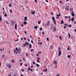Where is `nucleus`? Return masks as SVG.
<instances>
[{
  "instance_id": "8",
  "label": "nucleus",
  "mask_w": 76,
  "mask_h": 76,
  "mask_svg": "<svg viewBox=\"0 0 76 76\" xmlns=\"http://www.w3.org/2000/svg\"><path fill=\"white\" fill-rule=\"evenodd\" d=\"M27 19H28L27 18V17H25L24 18V21H26V20H27Z\"/></svg>"
},
{
  "instance_id": "50",
  "label": "nucleus",
  "mask_w": 76,
  "mask_h": 76,
  "mask_svg": "<svg viewBox=\"0 0 76 76\" xmlns=\"http://www.w3.org/2000/svg\"><path fill=\"white\" fill-rule=\"evenodd\" d=\"M47 41H49V39L48 38H47Z\"/></svg>"
},
{
  "instance_id": "51",
  "label": "nucleus",
  "mask_w": 76,
  "mask_h": 76,
  "mask_svg": "<svg viewBox=\"0 0 76 76\" xmlns=\"http://www.w3.org/2000/svg\"><path fill=\"white\" fill-rule=\"evenodd\" d=\"M42 28H40V31H42Z\"/></svg>"
},
{
  "instance_id": "30",
  "label": "nucleus",
  "mask_w": 76,
  "mask_h": 76,
  "mask_svg": "<svg viewBox=\"0 0 76 76\" xmlns=\"http://www.w3.org/2000/svg\"><path fill=\"white\" fill-rule=\"evenodd\" d=\"M68 36L69 37V38H70V34H68Z\"/></svg>"
},
{
  "instance_id": "25",
  "label": "nucleus",
  "mask_w": 76,
  "mask_h": 76,
  "mask_svg": "<svg viewBox=\"0 0 76 76\" xmlns=\"http://www.w3.org/2000/svg\"><path fill=\"white\" fill-rule=\"evenodd\" d=\"M43 71L44 72H47V69H44Z\"/></svg>"
},
{
  "instance_id": "47",
  "label": "nucleus",
  "mask_w": 76,
  "mask_h": 76,
  "mask_svg": "<svg viewBox=\"0 0 76 76\" xmlns=\"http://www.w3.org/2000/svg\"><path fill=\"white\" fill-rule=\"evenodd\" d=\"M56 19H59V17H58V16L56 17Z\"/></svg>"
},
{
  "instance_id": "19",
  "label": "nucleus",
  "mask_w": 76,
  "mask_h": 76,
  "mask_svg": "<svg viewBox=\"0 0 76 76\" xmlns=\"http://www.w3.org/2000/svg\"><path fill=\"white\" fill-rule=\"evenodd\" d=\"M42 44V43H41V42H39L38 43V44H39V45H41V44Z\"/></svg>"
},
{
  "instance_id": "10",
  "label": "nucleus",
  "mask_w": 76,
  "mask_h": 76,
  "mask_svg": "<svg viewBox=\"0 0 76 76\" xmlns=\"http://www.w3.org/2000/svg\"><path fill=\"white\" fill-rule=\"evenodd\" d=\"M23 23H24V25H26L27 24V22L26 21H24L23 22Z\"/></svg>"
},
{
  "instance_id": "14",
  "label": "nucleus",
  "mask_w": 76,
  "mask_h": 76,
  "mask_svg": "<svg viewBox=\"0 0 76 76\" xmlns=\"http://www.w3.org/2000/svg\"><path fill=\"white\" fill-rule=\"evenodd\" d=\"M53 28H54V29H55L53 31H56V28H55V27H53Z\"/></svg>"
},
{
  "instance_id": "7",
  "label": "nucleus",
  "mask_w": 76,
  "mask_h": 76,
  "mask_svg": "<svg viewBox=\"0 0 76 76\" xmlns=\"http://www.w3.org/2000/svg\"><path fill=\"white\" fill-rule=\"evenodd\" d=\"M8 66V67H9V69H10V68H11V67H12V66H11V65H10V64H8L7 65Z\"/></svg>"
},
{
  "instance_id": "45",
  "label": "nucleus",
  "mask_w": 76,
  "mask_h": 76,
  "mask_svg": "<svg viewBox=\"0 0 76 76\" xmlns=\"http://www.w3.org/2000/svg\"><path fill=\"white\" fill-rule=\"evenodd\" d=\"M18 51H21V49H20V48H19L18 49Z\"/></svg>"
},
{
  "instance_id": "4",
  "label": "nucleus",
  "mask_w": 76,
  "mask_h": 76,
  "mask_svg": "<svg viewBox=\"0 0 76 76\" xmlns=\"http://www.w3.org/2000/svg\"><path fill=\"white\" fill-rule=\"evenodd\" d=\"M15 30H17V24H15Z\"/></svg>"
},
{
  "instance_id": "17",
  "label": "nucleus",
  "mask_w": 76,
  "mask_h": 76,
  "mask_svg": "<svg viewBox=\"0 0 76 76\" xmlns=\"http://www.w3.org/2000/svg\"><path fill=\"white\" fill-rule=\"evenodd\" d=\"M35 13V11H33L32 12H31V14H32V15H33Z\"/></svg>"
},
{
  "instance_id": "16",
  "label": "nucleus",
  "mask_w": 76,
  "mask_h": 76,
  "mask_svg": "<svg viewBox=\"0 0 76 76\" xmlns=\"http://www.w3.org/2000/svg\"><path fill=\"white\" fill-rule=\"evenodd\" d=\"M11 62H12V63H14L15 62V60H12L11 61Z\"/></svg>"
},
{
  "instance_id": "64",
  "label": "nucleus",
  "mask_w": 76,
  "mask_h": 76,
  "mask_svg": "<svg viewBox=\"0 0 76 76\" xmlns=\"http://www.w3.org/2000/svg\"><path fill=\"white\" fill-rule=\"evenodd\" d=\"M75 32H76V29H75Z\"/></svg>"
},
{
  "instance_id": "56",
  "label": "nucleus",
  "mask_w": 76,
  "mask_h": 76,
  "mask_svg": "<svg viewBox=\"0 0 76 76\" xmlns=\"http://www.w3.org/2000/svg\"><path fill=\"white\" fill-rule=\"evenodd\" d=\"M34 51V50L32 49H31V52H32V51Z\"/></svg>"
},
{
  "instance_id": "48",
  "label": "nucleus",
  "mask_w": 76,
  "mask_h": 76,
  "mask_svg": "<svg viewBox=\"0 0 76 76\" xmlns=\"http://www.w3.org/2000/svg\"><path fill=\"white\" fill-rule=\"evenodd\" d=\"M37 62H38V63H39V60H37Z\"/></svg>"
},
{
  "instance_id": "9",
  "label": "nucleus",
  "mask_w": 76,
  "mask_h": 76,
  "mask_svg": "<svg viewBox=\"0 0 76 76\" xmlns=\"http://www.w3.org/2000/svg\"><path fill=\"white\" fill-rule=\"evenodd\" d=\"M53 63L54 64H57V62L56 61H53Z\"/></svg>"
},
{
  "instance_id": "3",
  "label": "nucleus",
  "mask_w": 76,
  "mask_h": 76,
  "mask_svg": "<svg viewBox=\"0 0 76 76\" xmlns=\"http://www.w3.org/2000/svg\"><path fill=\"white\" fill-rule=\"evenodd\" d=\"M46 26H50V21H48L47 23L45 24Z\"/></svg>"
},
{
  "instance_id": "46",
  "label": "nucleus",
  "mask_w": 76,
  "mask_h": 76,
  "mask_svg": "<svg viewBox=\"0 0 76 76\" xmlns=\"http://www.w3.org/2000/svg\"><path fill=\"white\" fill-rule=\"evenodd\" d=\"M23 64V63H20V66H22V65Z\"/></svg>"
},
{
  "instance_id": "61",
  "label": "nucleus",
  "mask_w": 76,
  "mask_h": 76,
  "mask_svg": "<svg viewBox=\"0 0 76 76\" xmlns=\"http://www.w3.org/2000/svg\"><path fill=\"white\" fill-rule=\"evenodd\" d=\"M15 41H19V39H17L16 40H15Z\"/></svg>"
},
{
  "instance_id": "40",
  "label": "nucleus",
  "mask_w": 76,
  "mask_h": 76,
  "mask_svg": "<svg viewBox=\"0 0 76 76\" xmlns=\"http://www.w3.org/2000/svg\"><path fill=\"white\" fill-rule=\"evenodd\" d=\"M56 76H60V74H57Z\"/></svg>"
},
{
  "instance_id": "36",
  "label": "nucleus",
  "mask_w": 76,
  "mask_h": 76,
  "mask_svg": "<svg viewBox=\"0 0 76 76\" xmlns=\"http://www.w3.org/2000/svg\"><path fill=\"white\" fill-rule=\"evenodd\" d=\"M38 24H40V23H41V21H38Z\"/></svg>"
},
{
  "instance_id": "55",
  "label": "nucleus",
  "mask_w": 76,
  "mask_h": 76,
  "mask_svg": "<svg viewBox=\"0 0 76 76\" xmlns=\"http://www.w3.org/2000/svg\"><path fill=\"white\" fill-rule=\"evenodd\" d=\"M64 28H66V26H64Z\"/></svg>"
},
{
  "instance_id": "5",
  "label": "nucleus",
  "mask_w": 76,
  "mask_h": 76,
  "mask_svg": "<svg viewBox=\"0 0 76 76\" xmlns=\"http://www.w3.org/2000/svg\"><path fill=\"white\" fill-rule=\"evenodd\" d=\"M71 15L72 16H75V14H74V12H73V11H72Z\"/></svg>"
},
{
  "instance_id": "29",
  "label": "nucleus",
  "mask_w": 76,
  "mask_h": 76,
  "mask_svg": "<svg viewBox=\"0 0 76 76\" xmlns=\"http://www.w3.org/2000/svg\"><path fill=\"white\" fill-rule=\"evenodd\" d=\"M59 2L60 3H61V4H62L63 3H62V1H59Z\"/></svg>"
},
{
  "instance_id": "27",
  "label": "nucleus",
  "mask_w": 76,
  "mask_h": 76,
  "mask_svg": "<svg viewBox=\"0 0 76 76\" xmlns=\"http://www.w3.org/2000/svg\"><path fill=\"white\" fill-rule=\"evenodd\" d=\"M61 23L63 24L64 23V21H63V20H62L61 21Z\"/></svg>"
},
{
  "instance_id": "35",
  "label": "nucleus",
  "mask_w": 76,
  "mask_h": 76,
  "mask_svg": "<svg viewBox=\"0 0 76 76\" xmlns=\"http://www.w3.org/2000/svg\"><path fill=\"white\" fill-rule=\"evenodd\" d=\"M65 9H66L67 10H69V8H67V7H66Z\"/></svg>"
},
{
  "instance_id": "23",
  "label": "nucleus",
  "mask_w": 76,
  "mask_h": 76,
  "mask_svg": "<svg viewBox=\"0 0 76 76\" xmlns=\"http://www.w3.org/2000/svg\"><path fill=\"white\" fill-rule=\"evenodd\" d=\"M15 50H16V51H18V48L16 47V48H15Z\"/></svg>"
},
{
  "instance_id": "31",
  "label": "nucleus",
  "mask_w": 76,
  "mask_h": 76,
  "mask_svg": "<svg viewBox=\"0 0 76 76\" xmlns=\"http://www.w3.org/2000/svg\"><path fill=\"white\" fill-rule=\"evenodd\" d=\"M70 57V56L69 55H68L67 56V58H69Z\"/></svg>"
},
{
  "instance_id": "20",
  "label": "nucleus",
  "mask_w": 76,
  "mask_h": 76,
  "mask_svg": "<svg viewBox=\"0 0 76 76\" xmlns=\"http://www.w3.org/2000/svg\"><path fill=\"white\" fill-rule=\"evenodd\" d=\"M61 15V14H58L56 15L57 16H60Z\"/></svg>"
},
{
  "instance_id": "41",
  "label": "nucleus",
  "mask_w": 76,
  "mask_h": 76,
  "mask_svg": "<svg viewBox=\"0 0 76 76\" xmlns=\"http://www.w3.org/2000/svg\"><path fill=\"white\" fill-rule=\"evenodd\" d=\"M10 7H12V4H10L9 5Z\"/></svg>"
},
{
  "instance_id": "18",
  "label": "nucleus",
  "mask_w": 76,
  "mask_h": 76,
  "mask_svg": "<svg viewBox=\"0 0 76 76\" xmlns=\"http://www.w3.org/2000/svg\"><path fill=\"white\" fill-rule=\"evenodd\" d=\"M31 67H29V68L28 69L27 72H28L29 70H31Z\"/></svg>"
},
{
  "instance_id": "13",
  "label": "nucleus",
  "mask_w": 76,
  "mask_h": 76,
  "mask_svg": "<svg viewBox=\"0 0 76 76\" xmlns=\"http://www.w3.org/2000/svg\"><path fill=\"white\" fill-rule=\"evenodd\" d=\"M36 64L37 66V67H39L40 65L39 64H37V63H36Z\"/></svg>"
},
{
  "instance_id": "60",
  "label": "nucleus",
  "mask_w": 76,
  "mask_h": 76,
  "mask_svg": "<svg viewBox=\"0 0 76 76\" xmlns=\"http://www.w3.org/2000/svg\"><path fill=\"white\" fill-rule=\"evenodd\" d=\"M39 56V55L38 54H37V55H36V56Z\"/></svg>"
},
{
  "instance_id": "33",
  "label": "nucleus",
  "mask_w": 76,
  "mask_h": 76,
  "mask_svg": "<svg viewBox=\"0 0 76 76\" xmlns=\"http://www.w3.org/2000/svg\"><path fill=\"white\" fill-rule=\"evenodd\" d=\"M4 16H5V17H7V14H5Z\"/></svg>"
},
{
  "instance_id": "22",
  "label": "nucleus",
  "mask_w": 76,
  "mask_h": 76,
  "mask_svg": "<svg viewBox=\"0 0 76 76\" xmlns=\"http://www.w3.org/2000/svg\"><path fill=\"white\" fill-rule=\"evenodd\" d=\"M10 12L11 13H12V10H10Z\"/></svg>"
},
{
  "instance_id": "11",
  "label": "nucleus",
  "mask_w": 76,
  "mask_h": 76,
  "mask_svg": "<svg viewBox=\"0 0 76 76\" xmlns=\"http://www.w3.org/2000/svg\"><path fill=\"white\" fill-rule=\"evenodd\" d=\"M38 27L37 26H35L34 27V29H36L37 30V28Z\"/></svg>"
},
{
  "instance_id": "38",
  "label": "nucleus",
  "mask_w": 76,
  "mask_h": 76,
  "mask_svg": "<svg viewBox=\"0 0 76 76\" xmlns=\"http://www.w3.org/2000/svg\"><path fill=\"white\" fill-rule=\"evenodd\" d=\"M23 47H25V46H26V44H23Z\"/></svg>"
},
{
  "instance_id": "59",
  "label": "nucleus",
  "mask_w": 76,
  "mask_h": 76,
  "mask_svg": "<svg viewBox=\"0 0 76 76\" xmlns=\"http://www.w3.org/2000/svg\"><path fill=\"white\" fill-rule=\"evenodd\" d=\"M46 2H47V3H48V1L46 0Z\"/></svg>"
},
{
  "instance_id": "43",
  "label": "nucleus",
  "mask_w": 76,
  "mask_h": 76,
  "mask_svg": "<svg viewBox=\"0 0 76 76\" xmlns=\"http://www.w3.org/2000/svg\"><path fill=\"white\" fill-rule=\"evenodd\" d=\"M38 53V54H40V53H41V51H39Z\"/></svg>"
},
{
  "instance_id": "54",
  "label": "nucleus",
  "mask_w": 76,
  "mask_h": 76,
  "mask_svg": "<svg viewBox=\"0 0 76 76\" xmlns=\"http://www.w3.org/2000/svg\"><path fill=\"white\" fill-rule=\"evenodd\" d=\"M21 70H22V72H23L24 71V69H21Z\"/></svg>"
},
{
  "instance_id": "12",
  "label": "nucleus",
  "mask_w": 76,
  "mask_h": 76,
  "mask_svg": "<svg viewBox=\"0 0 76 76\" xmlns=\"http://www.w3.org/2000/svg\"><path fill=\"white\" fill-rule=\"evenodd\" d=\"M32 47V45L31 44H29V48H31Z\"/></svg>"
},
{
  "instance_id": "62",
  "label": "nucleus",
  "mask_w": 76,
  "mask_h": 76,
  "mask_svg": "<svg viewBox=\"0 0 76 76\" xmlns=\"http://www.w3.org/2000/svg\"><path fill=\"white\" fill-rule=\"evenodd\" d=\"M23 39H24V40H26V38L25 37Z\"/></svg>"
},
{
  "instance_id": "26",
  "label": "nucleus",
  "mask_w": 76,
  "mask_h": 76,
  "mask_svg": "<svg viewBox=\"0 0 76 76\" xmlns=\"http://www.w3.org/2000/svg\"><path fill=\"white\" fill-rule=\"evenodd\" d=\"M69 48H70V46H69L67 48V50H70V49H69Z\"/></svg>"
},
{
  "instance_id": "49",
  "label": "nucleus",
  "mask_w": 76,
  "mask_h": 76,
  "mask_svg": "<svg viewBox=\"0 0 76 76\" xmlns=\"http://www.w3.org/2000/svg\"><path fill=\"white\" fill-rule=\"evenodd\" d=\"M31 43H32L33 44H34V42H33L32 41V40H31Z\"/></svg>"
},
{
  "instance_id": "15",
  "label": "nucleus",
  "mask_w": 76,
  "mask_h": 76,
  "mask_svg": "<svg viewBox=\"0 0 76 76\" xmlns=\"http://www.w3.org/2000/svg\"><path fill=\"white\" fill-rule=\"evenodd\" d=\"M71 20L72 21H74V18L73 17L72 18Z\"/></svg>"
},
{
  "instance_id": "6",
  "label": "nucleus",
  "mask_w": 76,
  "mask_h": 76,
  "mask_svg": "<svg viewBox=\"0 0 76 76\" xmlns=\"http://www.w3.org/2000/svg\"><path fill=\"white\" fill-rule=\"evenodd\" d=\"M25 44L26 45H29V43L27 42H25Z\"/></svg>"
},
{
  "instance_id": "52",
  "label": "nucleus",
  "mask_w": 76,
  "mask_h": 76,
  "mask_svg": "<svg viewBox=\"0 0 76 76\" xmlns=\"http://www.w3.org/2000/svg\"><path fill=\"white\" fill-rule=\"evenodd\" d=\"M59 38L61 40V36H59Z\"/></svg>"
},
{
  "instance_id": "63",
  "label": "nucleus",
  "mask_w": 76,
  "mask_h": 76,
  "mask_svg": "<svg viewBox=\"0 0 76 76\" xmlns=\"http://www.w3.org/2000/svg\"><path fill=\"white\" fill-rule=\"evenodd\" d=\"M20 62H22V60H20Z\"/></svg>"
},
{
  "instance_id": "58",
  "label": "nucleus",
  "mask_w": 76,
  "mask_h": 76,
  "mask_svg": "<svg viewBox=\"0 0 76 76\" xmlns=\"http://www.w3.org/2000/svg\"><path fill=\"white\" fill-rule=\"evenodd\" d=\"M42 34H45V33H44V32H42Z\"/></svg>"
},
{
  "instance_id": "1",
  "label": "nucleus",
  "mask_w": 76,
  "mask_h": 76,
  "mask_svg": "<svg viewBox=\"0 0 76 76\" xmlns=\"http://www.w3.org/2000/svg\"><path fill=\"white\" fill-rule=\"evenodd\" d=\"M58 56H60L61 55V48L60 47H59L58 48Z\"/></svg>"
},
{
  "instance_id": "42",
  "label": "nucleus",
  "mask_w": 76,
  "mask_h": 76,
  "mask_svg": "<svg viewBox=\"0 0 76 76\" xmlns=\"http://www.w3.org/2000/svg\"><path fill=\"white\" fill-rule=\"evenodd\" d=\"M33 64H35V63L34 62V61H33Z\"/></svg>"
},
{
  "instance_id": "2",
  "label": "nucleus",
  "mask_w": 76,
  "mask_h": 76,
  "mask_svg": "<svg viewBox=\"0 0 76 76\" xmlns=\"http://www.w3.org/2000/svg\"><path fill=\"white\" fill-rule=\"evenodd\" d=\"M52 18L53 20V23L55 24V25H56V20H55V18L53 17Z\"/></svg>"
},
{
  "instance_id": "44",
  "label": "nucleus",
  "mask_w": 76,
  "mask_h": 76,
  "mask_svg": "<svg viewBox=\"0 0 76 76\" xmlns=\"http://www.w3.org/2000/svg\"><path fill=\"white\" fill-rule=\"evenodd\" d=\"M39 59H40V58H39V57H38L37 58V60H39Z\"/></svg>"
},
{
  "instance_id": "39",
  "label": "nucleus",
  "mask_w": 76,
  "mask_h": 76,
  "mask_svg": "<svg viewBox=\"0 0 76 76\" xmlns=\"http://www.w3.org/2000/svg\"><path fill=\"white\" fill-rule=\"evenodd\" d=\"M24 33H25V34H27V32H26V31H25Z\"/></svg>"
},
{
  "instance_id": "37",
  "label": "nucleus",
  "mask_w": 76,
  "mask_h": 76,
  "mask_svg": "<svg viewBox=\"0 0 76 76\" xmlns=\"http://www.w3.org/2000/svg\"><path fill=\"white\" fill-rule=\"evenodd\" d=\"M34 1H35L36 3H37V0H34Z\"/></svg>"
},
{
  "instance_id": "21",
  "label": "nucleus",
  "mask_w": 76,
  "mask_h": 76,
  "mask_svg": "<svg viewBox=\"0 0 76 76\" xmlns=\"http://www.w3.org/2000/svg\"><path fill=\"white\" fill-rule=\"evenodd\" d=\"M0 20L1 21H1H2V20H1V16L0 17Z\"/></svg>"
},
{
  "instance_id": "28",
  "label": "nucleus",
  "mask_w": 76,
  "mask_h": 76,
  "mask_svg": "<svg viewBox=\"0 0 76 76\" xmlns=\"http://www.w3.org/2000/svg\"><path fill=\"white\" fill-rule=\"evenodd\" d=\"M69 27V28H72V25H69L68 26Z\"/></svg>"
},
{
  "instance_id": "57",
  "label": "nucleus",
  "mask_w": 76,
  "mask_h": 76,
  "mask_svg": "<svg viewBox=\"0 0 76 76\" xmlns=\"http://www.w3.org/2000/svg\"><path fill=\"white\" fill-rule=\"evenodd\" d=\"M31 72H32L33 71V69H31Z\"/></svg>"
},
{
  "instance_id": "34",
  "label": "nucleus",
  "mask_w": 76,
  "mask_h": 76,
  "mask_svg": "<svg viewBox=\"0 0 76 76\" xmlns=\"http://www.w3.org/2000/svg\"><path fill=\"white\" fill-rule=\"evenodd\" d=\"M73 10V8H70V11H72V10Z\"/></svg>"
},
{
  "instance_id": "24",
  "label": "nucleus",
  "mask_w": 76,
  "mask_h": 76,
  "mask_svg": "<svg viewBox=\"0 0 76 76\" xmlns=\"http://www.w3.org/2000/svg\"><path fill=\"white\" fill-rule=\"evenodd\" d=\"M5 21H6V23H7V24H9V23H8V22H7V20H6Z\"/></svg>"
},
{
  "instance_id": "32",
  "label": "nucleus",
  "mask_w": 76,
  "mask_h": 76,
  "mask_svg": "<svg viewBox=\"0 0 76 76\" xmlns=\"http://www.w3.org/2000/svg\"><path fill=\"white\" fill-rule=\"evenodd\" d=\"M26 57H28V54L27 53H26Z\"/></svg>"
},
{
  "instance_id": "53",
  "label": "nucleus",
  "mask_w": 76,
  "mask_h": 76,
  "mask_svg": "<svg viewBox=\"0 0 76 76\" xmlns=\"http://www.w3.org/2000/svg\"><path fill=\"white\" fill-rule=\"evenodd\" d=\"M65 18H68V16H65Z\"/></svg>"
}]
</instances>
